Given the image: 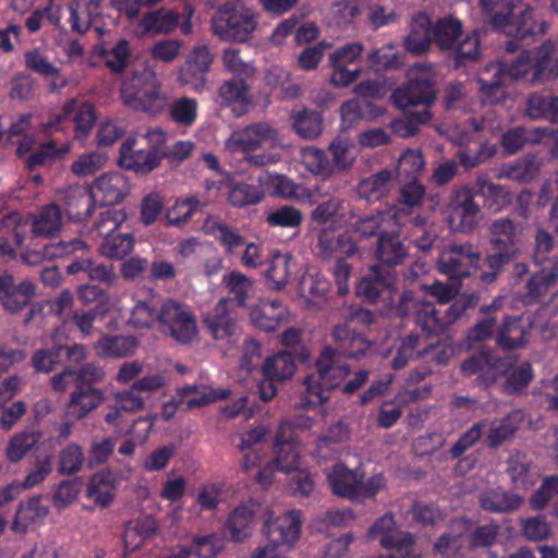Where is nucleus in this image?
<instances>
[{
    "instance_id": "nucleus-60",
    "label": "nucleus",
    "mask_w": 558,
    "mask_h": 558,
    "mask_svg": "<svg viewBox=\"0 0 558 558\" xmlns=\"http://www.w3.org/2000/svg\"><path fill=\"white\" fill-rule=\"evenodd\" d=\"M351 428L349 424L339 421L328 427L326 433L316 440V453L318 457L326 459L332 451V446L340 445L350 439Z\"/></svg>"
},
{
    "instance_id": "nucleus-2",
    "label": "nucleus",
    "mask_w": 558,
    "mask_h": 558,
    "mask_svg": "<svg viewBox=\"0 0 558 558\" xmlns=\"http://www.w3.org/2000/svg\"><path fill=\"white\" fill-rule=\"evenodd\" d=\"M482 19L495 31L509 37L527 38L544 34L545 22H535L533 9H519L514 0H477Z\"/></svg>"
},
{
    "instance_id": "nucleus-25",
    "label": "nucleus",
    "mask_w": 558,
    "mask_h": 558,
    "mask_svg": "<svg viewBox=\"0 0 558 558\" xmlns=\"http://www.w3.org/2000/svg\"><path fill=\"white\" fill-rule=\"evenodd\" d=\"M229 389H215L209 386L187 384L177 388V399L181 403V411H191L226 400L230 397Z\"/></svg>"
},
{
    "instance_id": "nucleus-53",
    "label": "nucleus",
    "mask_w": 558,
    "mask_h": 558,
    "mask_svg": "<svg viewBox=\"0 0 558 558\" xmlns=\"http://www.w3.org/2000/svg\"><path fill=\"white\" fill-rule=\"evenodd\" d=\"M482 32L473 29L462 40H458L452 52V66L459 69L476 62L480 59V41Z\"/></svg>"
},
{
    "instance_id": "nucleus-20",
    "label": "nucleus",
    "mask_w": 558,
    "mask_h": 558,
    "mask_svg": "<svg viewBox=\"0 0 558 558\" xmlns=\"http://www.w3.org/2000/svg\"><path fill=\"white\" fill-rule=\"evenodd\" d=\"M437 89L429 78L414 77L398 87L391 95L396 106L400 109L423 106L430 109L436 99Z\"/></svg>"
},
{
    "instance_id": "nucleus-12",
    "label": "nucleus",
    "mask_w": 558,
    "mask_h": 558,
    "mask_svg": "<svg viewBox=\"0 0 558 558\" xmlns=\"http://www.w3.org/2000/svg\"><path fill=\"white\" fill-rule=\"evenodd\" d=\"M534 68L533 50L521 51L510 64L502 63L498 66L494 81H481L483 95L492 102H498L505 97L504 87L508 82L522 80L531 84L539 83V80H533Z\"/></svg>"
},
{
    "instance_id": "nucleus-44",
    "label": "nucleus",
    "mask_w": 558,
    "mask_h": 558,
    "mask_svg": "<svg viewBox=\"0 0 558 558\" xmlns=\"http://www.w3.org/2000/svg\"><path fill=\"white\" fill-rule=\"evenodd\" d=\"M129 324L137 328H149L154 323L159 324V312L162 301L156 294L145 299H133Z\"/></svg>"
},
{
    "instance_id": "nucleus-55",
    "label": "nucleus",
    "mask_w": 558,
    "mask_h": 558,
    "mask_svg": "<svg viewBox=\"0 0 558 558\" xmlns=\"http://www.w3.org/2000/svg\"><path fill=\"white\" fill-rule=\"evenodd\" d=\"M190 556L196 558H217L226 547V539L219 533L195 534L186 545Z\"/></svg>"
},
{
    "instance_id": "nucleus-52",
    "label": "nucleus",
    "mask_w": 558,
    "mask_h": 558,
    "mask_svg": "<svg viewBox=\"0 0 558 558\" xmlns=\"http://www.w3.org/2000/svg\"><path fill=\"white\" fill-rule=\"evenodd\" d=\"M526 114L533 119H546L558 123V96L533 93L526 100Z\"/></svg>"
},
{
    "instance_id": "nucleus-45",
    "label": "nucleus",
    "mask_w": 558,
    "mask_h": 558,
    "mask_svg": "<svg viewBox=\"0 0 558 558\" xmlns=\"http://www.w3.org/2000/svg\"><path fill=\"white\" fill-rule=\"evenodd\" d=\"M290 120L293 131L304 140H314L323 132V116L315 109L293 110Z\"/></svg>"
},
{
    "instance_id": "nucleus-8",
    "label": "nucleus",
    "mask_w": 558,
    "mask_h": 558,
    "mask_svg": "<svg viewBox=\"0 0 558 558\" xmlns=\"http://www.w3.org/2000/svg\"><path fill=\"white\" fill-rule=\"evenodd\" d=\"M36 295V286L28 279L17 281L7 269L0 270V304L10 314H17L28 307L23 319L28 325L43 314V303H32Z\"/></svg>"
},
{
    "instance_id": "nucleus-41",
    "label": "nucleus",
    "mask_w": 558,
    "mask_h": 558,
    "mask_svg": "<svg viewBox=\"0 0 558 558\" xmlns=\"http://www.w3.org/2000/svg\"><path fill=\"white\" fill-rule=\"evenodd\" d=\"M40 495L20 501L12 521L11 530L16 534H25L28 525L38 519L47 517L49 508L41 502Z\"/></svg>"
},
{
    "instance_id": "nucleus-10",
    "label": "nucleus",
    "mask_w": 558,
    "mask_h": 558,
    "mask_svg": "<svg viewBox=\"0 0 558 558\" xmlns=\"http://www.w3.org/2000/svg\"><path fill=\"white\" fill-rule=\"evenodd\" d=\"M160 330L175 341L191 343L198 333L196 317L185 303L166 299L160 305Z\"/></svg>"
},
{
    "instance_id": "nucleus-28",
    "label": "nucleus",
    "mask_w": 558,
    "mask_h": 558,
    "mask_svg": "<svg viewBox=\"0 0 558 558\" xmlns=\"http://www.w3.org/2000/svg\"><path fill=\"white\" fill-rule=\"evenodd\" d=\"M213 56L206 46L194 47L180 70L179 78L181 83L191 84L195 87L203 86Z\"/></svg>"
},
{
    "instance_id": "nucleus-30",
    "label": "nucleus",
    "mask_w": 558,
    "mask_h": 558,
    "mask_svg": "<svg viewBox=\"0 0 558 558\" xmlns=\"http://www.w3.org/2000/svg\"><path fill=\"white\" fill-rule=\"evenodd\" d=\"M96 197L101 198L105 205H114L124 199L130 191L126 178L119 171L104 173L95 179L89 187Z\"/></svg>"
},
{
    "instance_id": "nucleus-11",
    "label": "nucleus",
    "mask_w": 558,
    "mask_h": 558,
    "mask_svg": "<svg viewBox=\"0 0 558 558\" xmlns=\"http://www.w3.org/2000/svg\"><path fill=\"white\" fill-rule=\"evenodd\" d=\"M87 356L84 344L62 339L52 335L51 343L46 348L36 350L32 355V365L38 373H50L58 365L80 364Z\"/></svg>"
},
{
    "instance_id": "nucleus-49",
    "label": "nucleus",
    "mask_w": 558,
    "mask_h": 558,
    "mask_svg": "<svg viewBox=\"0 0 558 558\" xmlns=\"http://www.w3.org/2000/svg\"><path fill=\"white\" fill-rule=\"evenodd\" d=\"M531 460L522 451L517 450L509 456L506 473L510 477L513 488L527 489L533 485L534 477L531 472Z\"/></svg>"
},
{
    "instance_id": "nucleus-4",
    "label": "nucleus",
    "mask_w": 558,
    "mask_h": 558,
    "mask_svg": "<svg viewBox=\"0 0 558 558\" xmlns=\"http://www.w3.org/2000/svg\"><path fill=\"white\" fill-rule=\"evenodd\" d=\"M167 133L149 129L143 134L129 136L120 146L118 165L138 175H147L165 159Z\"/></svg>"
},
{
    "instance_id": "nucleus-16",
    "label": "nucleus",
    "mask_w": 558,
    "mask_h": 558,
    "mask_svg": "<svg viewBox=\"0 0 558 558\" xmlns=\"http://www.w3.org/2000/svg\"><path fill=\"white\" fill-rule=\"evenodd\" d=\"M230 299H220L202 314L204 330L216 341L235 342L241 333L236 314L229 308Z\"/></svg>"
},
{
    "instance_id": "nucleus-38",
    "label": "nucleus",
    "mask_w": 558,
    "mask_h": 558,
    "mask_svg": "<svg viewBox=\"0 0 558 558\" xmlns=\"http://www.w3.org/2000/svg\"><path fill=\"white\" fill-rule=\"evenodd\" d=\"M501 298L498 296L489 304H484L480 307L482 318L471 327L466 332V340L469 344L482 342L492 338L494 330L497 326V312L501 308Z\"/></svg>"
},
{
    "instance_id": "nucleus-37",
    "label": "nucleus",
    "mask_w": 558,
    "mask_h": 558,
    "mask_svg": "<svg viewBox=\"0 0 558 558\" xmlns=\"http://www.w3.org/2000/svg\"><path fill=\"white\" fill-rule=\"evenodd\" d=\"M520 411H511L501 418L490 422L485 444L490 449H498L505 441L511 439L522 422Z\"/></svg>"
},
{
    "instance_id": "nucleus-13",
    "label": "nucleus",
    "mask_w": 558,
    "mask_h": 558,
    "mask_svg": "<svg viewBox=\"0 0 558 558\" xmlns=\"http://www.w3.org/2000/svg\"><path fill=\"white\" fill-rule=\"evenodd\" d=\"M474 189L460 186L451 191L447 206V222L453 232L470 233L480 222L481 207Z\"/></svg>"
},
{
    "instance_id": "nucleus-36",
    "label": "nucleus",
    "mask_w": 558,
    "mask_h": 558,
    "mask_svg": "<svg viewBox=\"0 0 558 558\" xmlns=\"http://www.w3.org/2000/svg\"><path fill=\"white\" fill-rule=\"evenodd\" d=\"M529 330L519 316H505L496 333V343L504 350L524 348L529 340Z\"/></svg>"
},
{
    "instance_id": "nucleus-32",
    "label": "nucleus",
    "mask_w": 558,
    "mask_h": 558,
    "mask_svg": "<svg viewBox=\"0 0 558 558\" xmlns=\"http://www.w3.org/2000/svg\"><path fill=\"white\" fill-rule=\"evenodd\" d=\"M202 230L206 235L215 238L223 246L226 254H233L245 243L244 236L236 228L228 225L218 215H208L202 225Z\"/></svg>"
},
{
    "instance_id": "nucleus-56",
    "label": "nucleus",
    "mask_w": 558,
    "mask_h": 558,
    "mask_svg": "<svg viewBox=\"0 0 558 558\" xmlns=\"http://www.w3.org/2000/svg\"><path fill=\"white\" fill-rule=\"evenodd\" d=\"M300 288L308 304L317 308H320L331 298V283L319 274L304 277Z\"/></svg>"
},
{
    "instance_id": "nucleus-26",
    "label": "nucleus",
    "mask_w": 558,
    "mask_h": 558,
    "mask_svg": "<svg viewBox=\"0 0 558 558\" xmlns=\"http://www.w3.org/2000/svg\"><path fill=\"white\" fill-rule=\"evenodd\" d=\"M375 257L378 260L376 265H383L391 270L396 266L402 265L409 257V248L401 240L400 232L395 226L377 240Z\"/></svg>"
},
{
    "instance_id": "nucleus-22",
    "label": "nucleus",
    "mask_w": 558,
    "mask_h": 558,
    "mask_svg": "<svg viewBox=\"0 0 558 558\" xmlns=\"http://www.w3.org/2000/svg\"><path fill=\"white\" fill-rule=\"evenodd\" d=\"M58 195L68 219L73 222L86 220L95 209V195L88 186H68Z\"/></svg>"
},
{
    "instance_id": "nucleus-42",
    "label": "nucleus",
    "mask_w": 558,
    "mask_h": 558,
    "mask_svg": "<svg viewBox=\"0 0 558 558\" xmlns=\"http://www.w3.org/2000/svg\"><path fill=\"white\" fill-rule=\"evenodd\" d=\"M433 41L441 51H451L462 37L463 24L454 16H444L432 23Z\"/></svg>"
},
{
    "instance_id": "nucleus-15",
    "label": "nucleus",
    "mask_w": 558,
    "mask_h": 558,
    "mask_svg": "<svg viewBox=\"0 0 558 558\" xmlns=\"http://www.w3.org/2000/svg\"><path fill=\"white\" fill-rule=\"evenodd\" d=\"M295 371V356L291 352L283 350L267 356L260 367L263 378L257 387L259 399L264 402L272 400L278 392V384L290 379Z\"/></svg>"
},
{
    "instance_id": "nucleus-58",
    "label": "nucleus",
    "mask_w": 558,
    "mask_h": 558,
    "mask_svg": "<svg viewBox=\"0 0 558 558\" xmlns=\"http://www.w3.org/2000/svg\"><path fill=\"white\" fill-rule=\"evenodd\" d=\"M43 433L37 428H26L13 435L7 446V458L11 463L20 462L40 440Z\"/></svg>"
},
{
    "instance_id": "nucleus-5",
    "label": "nucleus",
    "mask_w": 558,
    "mask_h": 558,
    "mask_svg": "<svg viewBox=\"0 0 558 558\" xmlns=\"http://www.w3.org/2000/svg\"><path fill=\"white\" fill-rule=\"evenodd\" d=\"M316 373L305 377V390L301 398L303 408L322 405L329 399L330 391L337 388L349 375L350 366L336 362L335 350L326 347L315 362Z\"/></svg>"
},
{
    "instance_id": "nucleus-39",
    "label": "nucleus",
    "mask_w": 558,
    "mask_h": 558,
    "mask_svg": "<svg viewBox=\"0 0 558 558\" xmlns=\"http://www.w3.org/2000/svg\"><path fill=\"white\" fill-rule=\"evenodd\" d=\"M397 214L390 215L389 213L378 211L373 215H365L356 219L352 223V230L362 240H368L371 238L384 236L393 226V218H397Z\"/></svg>"
},
{
    "instance_id": "nucleus-17",
    "label": "nucleus",
    "mask_w": 558,
    "mask_h": 558,
    "mask_svg": "<svg viewBox=\"0 0 558 558\" xmlns=\"http://www.w3.org/2000/svg\"><path fill=\"white\" fill-rule=\"evenodd\" d=\"M279 140L278 131L269 122H255L235 130L226 142L232 153H248L263 144H275Z\"/></svg>"
},
{
    "instance_id": "nucleus-43",
    "label": "nucleus",
    "mask_w": 558,
    "mask_h": 558,
    "mask_svg": "<svg viewBox=\"0 0 558 558\" xmlns=\"http://www.w3.org/2000/svg\"><path fill=\"white\" fill-rule=\"evenodd\" d=\"M70 275L84 274L90 281L112 284L117 275L111 263H100L90 258L75 259L66 267Z\"/></svg>"
},
{
    "instance_id": "nucleus-6",
    "label": "nucleus",
    "mask_w": 558,
    "mask_h": 558,
    "mask_svg": "<svg viewBox=\"0 0 558 558\" xmlns=\"http://www.w3.org/2000/svg\"><path fill=\"white\" fill-rule=\"evenodd\" d=\"M364 477V472L337 462L328 472L327 482L333 495L362 502L374 498L386 486V478L383 474H374L367 480Z\"/></svg>"
},
{
    "instance_id": "nucleus-46",
    "label": "nucleus",
    "mask_w": 558,
    "mask_h": 558,
    "mask_svg": "<svg viewBox=\"0 0 558 558\" xmlns=\"http://www.w3.org/2000/svg\"><path fill=\"white\" fill-rule=\"evenodd\" d=\"M179 13L173 10L159 9L145 14L140 26L143 35H160L169 34L179 25Z\"/></svg>"
},
{
    "instance_id": "nucleus-61",
    "label": "nucleus",
    "mask_w": 558,
    "mask_h": 558,
    "mask_svg": "<svg viewBox=\"0 0 558 558\" xmlns=\"http://www.w3.org/2000/svg\"><path fill=\"white\" fill-rule=\"evenodd\" d=\"M290 255L280 252H276L272 255L270 263L264 270V276L269 289L279 291L287 286L290 275Z\"/></svg>"
},
{
    "instance_id": "nucleus-48",
    "label": "nucleus",
    "mask_w": 558,
    "mask_h": 558,
    "mask_svg": "<svg viewBox=\"0 0 558 558\" xmlns=\"http://www.w3.org/2000/svg\"><path fill=\"white\" fill-rule=\"evenodd\" d=\"M137 339L133 336H102L95 345L97 354L106 359H123L134 354Z\"/></svg>"
},
{
    "instance_id": "nucleus-57",
    "label": "nucleus",
    "mask_w": 558,
    "mask_h": 558,
    "mask_svg": "<svg viewBox=\"0 0 558 558\" xmlns=\"http://www.w3.org/2000/svg\"><path fill=\"white\" fill-rule=\"evenodd\" d=\"M493 357L487 352L474 354L463 361L461 371L465 375H474L480 373V379L485 386H490L497 381L498 372L492 362Z\"/></svg>"
},
{
    "instance_id": "nucleus-3",
    "label": "nucleus",
    "mask_w": 558,
    "mask_h": 558,
    "mask_svg": "<svg viewBox=\"0 0 558 558\" xmlns=\"http://www.w3.org/2000/svg\"><path fill=\"white\" fill-rule=\"evenodd\" d=\"M316 255L324 262H332L330 271L338 294L344 296L350 290L349 280L352 266L349 258L361 255L360 247L347 231H336L330 228H323L317 234Z\"/></svg>"
},
{
    "instance_id": "nucleus-34",
    "label": "nucleus",
    "mask_w": 558,
    "mask_h": 558,
    "mask_svg": "<svg viewBox=\"0 0 558 558\" xmlns=\"http://www.w3.org/2000/svg\"><path fill=\"white\" fill-rule=\"evenodd\" d=\"M533 80L539 83L554 81L558 77V45L548 39L533 50Z\"/></svg>"
},
{
    "instance_id": "nucleus-33",
    "label": "nucleus",
    "mask_w": 558,
    "mask_h": 558,
    "mask_svg": "<svg viewBox=\"0 0 558 558\" xmlns=\"http://www.w3.org/2000/svg\"><path fill=\"white\" fill-rule=\"evenodd\" d=\"M522 502V496L500 486L485 489L478 497L480 507L492 513L513 512L521 507Z\"/></svg>"
},
{
    "instance_id": "nucleus-31",
    "label": "nucleus",
    "mask_w": 558,
    "mask_h": 558,
    "mask_svg": "<svg viewBox=\"0 0 558 558\" xmlns=\"http://www.w3.org/2000/svg\"><path fill=\"white\" fill-rule=\"evenodd\" d=\"M537 269L532 271L525 282V298L530 302H536L545 296L558 281V259H553L549 265H534Z\"/></svg>"
},
{
    "instance_id": "nucleus-18",
    "label": "nucleus",
    "mask_w": 558,
    "mask_h": 558,
    "mask_svg": "<svg viewBox=\"0 0 558 558\" xmlns=\"http://www.w3.org/2000/svg\"><path fill=\"white\" fill-rule=\"evenodd\" d=\"M301 514L300 510H290L277 518H272L271 513H268L262 526V532L268 543L274 546H292L301 533Z\"/></svg>"
},
{
    "instance_id": "nucleus-1",
    "label": "nucleus",
    "mask_w": 558,
    "mask_h": 558,
    "mask_svg": "<svg viewBox=\"0 0 558 558\" xmlns=\"http://www.w3.org/2000/svg\"><path fill=\"white\" fill-rule=\"evenodd\" d=\"M488 242L483 259L487 270H483L480 280L484 284L497 281L506 268L523 253V229L509 217L495 219L488 228Z\"/></svg>"
},
{
    "instance_id": "nucleus-9",
    "label": "nucleus",
    "mask_w": 558,
    "mask_h": 558,
    "mask_svg": "<svg viewBox=\"0 0 558 558\" xmlns=\"http://www.w3.org/2000/svg\"><path fill=\"white\" fill-rule=\"evenodd\" d=\"M365 47L360 41H350L329 49V83L336 88L348 87L363 73L362 60Z\"/></svg>"
},
{
    "instance_id": "nucleus-29",
    "label": "nucleus",
    "mask_w": 558,
    "mask_h": 558,
    "mask_svg": "<svg viewBox=\"0 0 558 558\" xmlns=\"http://www.w3.org/2000/svg\"><path fill=\"white\" fill-rule=\"evenodd\" d=\"M258 508L255 504H241L229 513L225 531L231 541L239 543L252 535Z\"/></svg>"
},
{
    "instance_id": "nucleus-51",
    "label": "nucleus",
    "mask_w": 558,
    "mask_h": 558,
    "mask_svg": "<svg viewBox=\"0 0 558 558\" xmlns=\"http://www.w3.org/2000/svg\"><path fill=\"white\" fill-rule=\"evenodd\" d=\"M62 227V210L56 204L44 206L32 223V232L36 236L49 238L57 234Z\"/></svg>"
},
{
    "instance_id": "nucleus-50",
    "label": "nucleus",
    "mask_w": 558,
    "mask_h": 558,
    "mask_svg": "<svg viewBox=\"0 0 558 558\" xmlns=\"http://www.w3.org/2000/svg\"><path fill=\"white\" fill-rule=\"evenodd\" d=\"M95 53L112 73L120 74L126 69L131 57L130 43L120 39L111 48L99 45L95 47Z\"/></svg>"
},
{
    "instance_id": "nucleus-35",
    "label": "nucleus",
    "mask_w": 558,
    "mask_h": 558,
    "mask_svg": "<svg viewBox=\"0 0 558 558\" xmlns=\"http://www.w3.org/2000/svg\"><path fill=\"white\" fill-rule=\"evenodd\" d=\"M286 308L279 300H263L252 308L251 323L259 330L276 331L284 319Z\"/></svg>"
},
{
    "instance_id": "nucleus-21",
    "label": "nucleus",
    "mask_w": 558,
    "mask_h": 558,
    "mask_svg": "<svg viewBox=\"0 0 558 558\" xmlns=\"http://www.w3.org/2000/svg\"><path fill=\"white\" fill-rule=\"evenodd\" d=\"M397 275L395 270L383 265H372L356 284V295L364 302L377 303L383 293L395 288Z\"/></svg>"
},
{
    "instance_id": "nucleus-59",
    "label": "nucleus",
    "mask_w": 558,
    "mask_h": 558,
    "mask_svg": "<svg viewBox=\"0 0 558 558\" xmlns=\"http://www.w3.org/2000/svg\"><path fill=\"white\" fill-rule=\"evenodd\" d=\"M159 530L157 520L151 515H145L135 521L132 527H129L124 535L126 547L133 550L140 548L145 542L153 539Z\"/></svg>"
},
{
    "instance_id": "nucleus-54",
    "label": "nucleus",
    "mask_w": 558,
    "mask_h": 558,
    "mask_svg": "<svg viewBox=\"0 0 558 558\" xmlns=\"http://www.w3.org/2000/svg\"><path fill=\"white\" fill-rule=\"evenodd\" d=\"M392 171L383 169L359 184V194L368 202H376L386 196L391 189Z\"/></svg>"
},
{
    "instance_id": "nucleus-40",
    "label": "nucleus",
    "mask_w": 558,
    "mask_h": 558,
    "mask_svg": "<svg viewBox=\"0 0 558 558\" xmlns=\"http://www.w3.org/2000/svg\"><path fill=\"white\" fill-rule=\"evenodd\" d=\"M24 61L28 70L46 78H52L49 84L51 93H58L68 85V81L65 78L59 80L60 69L52 64L39 49L35 48L27 50L24 53Z\"/></svg>"
},
{
    "instance_id": "nucleus-19",
    "label": "nucleus",
    "mask_w": 558,
    "mask_h": 558,
    "mask_svg": "<svg viewBox=\"0 0 558 558\" xmlns=\"http://www.w3.org/2000/svg\"><path fill=\"white\" fill-rule=\"evenodd\" d=\"M352 323L337 325L331 333L335 355L339 354L351 360H362L373 348V341L356 330Z\"/></svg>"
},
{
    "instance_id": "nucleus-64",
    "label": "nucleus",
    "mask_w": 558,
    "mask_h": 558,
    "mask_svg": "<svg viewBox=\"0 0 558 558\" xmlns=\"http://www.w3.org/2000/svg\"><path fill=\"white\" fill-rule=\"evenodd\" d=\"M414 323L426 336L439 335L445 331L440 313L429 302H421L416 306Z\"/></svg>"
},
{
    "instance_id": "nucleus-23",
    "label": "nucleus",
    "mask_w": 558,
    "mask_h": 558,
    "mask_svg": "<svg viewBox=\"0 0 558 558\" xmlns=\"http://www.w3.org/2000/svg\"><path fill=\"white\" fill-rule=\"evenodd\" d=\"M104 392L90 383H75L64 407L66 418L83 420L104 401Z\"/></svg>"
},
{
    "instance_id": "nucleus-47",
    "label": "nucleus",
    "mask_w": 558,
    "mask_h": 558,
    "mask_svg": "<svg viewBox=\"0 0 558 558\" xmlns=\"http://www.w3.org/2000/svg\"><path fill=\"white\" fill-rule=\"evenodd\" d=\"M476 186L477 196L483 197L484 206L490 213H500L512 203V193L501 184L477 180Z\"/></svg>"
},
{
    "instance_id": "nucleus-27",
    "label": "nucleus",
    "mask_w": 558,
    "mask_h": 558,
    "mask_svg": "<svg viewBox=\"0 0 558 558\" xmlns=\"http://www.w3.org/2000/svg\"><path fill=\"white\" fill-rule=\"evenodd\" d=\"M433 27L429 15L418 11L412 15L409 34L403 39L405 50L414 56L426 53L433 44Z\"/></svg>"
},
{
    "instance_id": "nucleus-14",
    "label": "nucleus",
    "mask_w": 558,
    "mask_h": 558,
    "mask_svg": "<svg viewBox=\"0 0 558 558\" xmlns=\"http://www.w3.org/2000/svg\"><path fill=\"white\" fill-rule=\"evenodd\" d=\"M481 252L470 242L448 245L438 256L437 269L449 280L469 278L476 272Z\"/></svg>"
},
{
    "instance_id": "nucleus-7",
    "label": "nucleus",
    "mask_w": 558,
    "mask_h": 558,
    "mask_svg": "<svg viewBox=\"0 0 558 558\" xmlns=\"http://www.w3.org/2000/svg\"><path fill=\"white\" fill-rule=\"evenodd\" d=\"M257 25L258 14L240 0L226 2L213 17V32L225 41L245 43Z\"/></svg>"
},
{
    "instance_id": "nucleus-63",
    "label": "nucleus",
    "mask_w": 558,
    "mask_h": 558,
    "mask_svg": "<svg viewBox=\"0 0 558 558\" xmlns=\"http://www.w3.org/2000/svg\"><path fill=\"white\" fill-rule=\"evenodd\" d=\"M404 119H395L391 121L390 126L395 134L401 137H411L418 132V126L427 124L433 117L432 110L423 108L421 110L408 109Z\"/></svg>"
},
{
    "instance_id": "nucleus-24",
    "label": "nucleus",
    "mask_w": 558,
    "mask_h": 558,
    "mask_svg": "<svg viewBox=\"0 0 558 558\" xmlns=\"http://www.w3.org/2000/svg\"><path fill=\"white\" fill-rule=\"evenodd\" d=\"M368 535L378 538L380 546L387 549H402L415 544L413 534L397 530L392 513L378 518L369 527Z\"/></svg>"
},
{
    "instance_id": "nucleus-62",
    "label": "nucleus",
    "mask_w": 558,
    "mask_h": 558,
    "mask_svg": "<svg viewBox=\"0 0 558 558\" xmlns=\"http://www.w3.org/2000/svg\"><path fill=\"white\" fill-rule=\"evenodd\" d=\"M134 243L133 234L117 231L99 243V252L110 259H121L133 251Z\"/></svg>"
}]
</instances>
